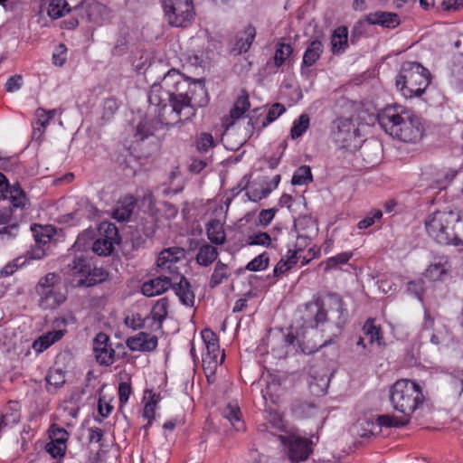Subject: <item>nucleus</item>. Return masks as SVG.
I'll return each instance as SVG.
<instances>
[{
  "mask_svg": "<svg viewBox=\"0 0 463 463\" xmlns=\"http://www.w3.org/2000/svg\"><path fill=\"white\" fill-rule=\"evenodd\" d=\"M302 312L303 325L311 328L314 339L300 342L293 334H288L284 341L288 345L298 343L301 352L306 354H311L330 345L340 335L347 318L343 299L336 294L314 297L305 305Z\"/></svg>",
  "mask_w": 463,
  "mask_h": 463,
  "instance_id": "1",
  "label": "nucleus"
},
{
  "mask_svg": "<svg viewBox=\"0 0 463 463\" xmlns=\"http://www.w3.org/2000/svg\"><path fill=\"white\" fill-rule=\"evenodd\" d=\"M193 80L175 69L169 70L160 81L151 85L148 91L149 109L159 123L173 127L183 123V113L187 109Z\"/></svg>",
  "mask_w": 463,
  "mask_h": 463,
  "instance_id": "2",
  "label": "nucleus"
},
{
  "mask_svg": "<svg viewBox=\"0 0 463 463\" xmlns=\"http://www.w3.org/2000/svg\"><path fill=\"white\" fill-rule=\"evenodd\" d=\"M185 257L183 248L172 247L162 250L157 258L156 265L160 275L143 283L142 293L146 297L160 295L173 288L182 304L192 307L194 294L184 276L181 275L177 263Z\"/></svg>",
  "mask_w": 463,
  "mask_h": 463,
  "instance_id": "3",
  "label": "nucleus"
},
{
  "mask_svg": "<svg viewBox=\"0 0 463 463\" xmlns=\"http://www.w3.org/2000/svg\"><path fill=\"white\" fill-rule=\"evenodd\" d=\"M378 125L392 138L415 144L424 135L421 118L412 110L399 104H391L378 112Z\"/></svg>",
  "mask_w": 463,
  "mask_h": 463,
  "instance_id": "4",
  "label": "nucleus"
},
{
  "mask_svg": "<svg viewBox=\"0 0 463 463\" xmlns=\"http://www.w3.org/2000/svg\"><path fill=\"white\" fill-rule=\"evenodd\" d=\"M431 81L428 69L417 61H404L395 80L397 91L405 99L421 97Z\"/></svg>",
  "mask_w": 463,
  "mask_h": 463,
  "instance_id": "5",
  "label": "nucleus"
},
{
  "mask_svg": "<svg viewBox=\"0 0 463 463\" xmlns=\"http://www.w3.org/2000/svg\"><path fill=\"white\" fill-rule=\"evenodd\" d=\"M390 402L393 409L410 420L411 414L424 403L422 388L408 379L396 381L390 390Z\"/></svg>",
  "mask_w": 463,
  "mask_h": 463,
  "instance_id": "6",
  "label": "nucleus"
},
{
  "mask_svg": "<svg viewBox=\"0 0 463 463\" xmlns=\"http://www.w3.org/2000/svg\"><path fill=\"white\" fill-rule=\"evenodd\" d=\"M162 6L171 26L187 27L194 19L193 0H162Z\"/></svg>",
  "mask_w": 463,
  "mask_h": 463,
  "instance_id": "7",
  "label": "nucleus"
},
{
  "mask_svg": "<svg viewBox=\"0 0 463 463\" xmlns=\"http://www.w3.org/2000/svg\"><path fill=\"white\" fill-rule=\"evenodd\" d=\"M69 268L73 275H80L81 279L79 280L78 285L91 287L96 284L105 281L108 277V271L101 268L93 266L92 263L83 257L75 258Z\"/></svg>",
  "mask_w": 463,
  "mask_h": 463,
  "instance_id": "8",
  "label": "nucleus"
},
{
  "mask_svg": "<svg viewBox=\"0 0 463 463\" xmlns=\"http://www.w3.org/2000/svg\"><path fill=\"white\" fill-rule=\"evenodd\" d=\"M191 90L188 97L187 109H184L183 113V122L194 117L195 109L206 107L210 100L203 80H193Z\"/></svg>",
  "mask_w": 463,
  "mask_h": 463,
  "instance_id": "9",
  "label": "nucleus"
},
{
  "mask_svg": "<svg viewBox=\"0 0 463 463\" xmlns=\"http://www.w3.org/2000/svg\"><path fill=\"white\" fill-rule=\"evenodd\" d=\"M281 439L288 449V455L292 462L297 463L306 460L312 452L311 441L308 439L297 435L281 437Z\"/></svg>",
  "mask_w": 463,
  "mask_h": 463,
  "instance_id": "10",
  "label": "nucleus"
},
{
  "mask_svg": "<svg viewBox=\"0 0 463 463\" xmlns=\"http://www.w3.org/2000/svg\"><path fill=\"white\" fill-rule=\"evenodd\" d=\"M93 353L100 365L109 366L115 362V350L109 344V337L105 333H99L93 339Z\"/></svg>",
  "mask_w": 463,
  "mask_h": 463,
  "instance_id": "11",
  "label": "nucleus"
},
{
  "mask_svg": "<svg viewBox=\"0 0 463 463\" xmlns=\"http://www.w3.org/2000/svg\"><path fill=\"white\" fill-rule=\"evenodd\" d=\"M7 205L0 208V225H5L0 232H7V229H17L19 220L23 216L24 211L30 205V202L24 203L23 206L14 208V203L6 201Z\"/></svg>",
  "mask_w": 463,
  "mask_h": 463,
  "instance_id": "12",
  "label": "nucleus"
},
{
  "mask_svg": "<svg viewBox=\"0 0 463 463\" xmlns=\"http://www.w3.org/2000/svg\"><path fill=\"white\" fill-rule=\"evenodd\" d=\"M0 200L15 202L14 203V208L28 203V197L20 184L16 183L10 185L7 178L2 173H0Z\"/></svg>",
  "mask_w": 463,
  "mask_h": 463,
  "instance_id": "13",
  "label": "nucleus"
},
{
  "mask_svg": "<svg viewBox=\"0 0 463 463\" xmlns=\"http://www.w3.org/2000/svg\"><path fill=\"white\" fill-rule=\"evenodd\" d=\"M454 221L455 217L452 213L435 212L427 218L425 222L426 230L427 232H446L452 228L450 223Z\"/></svg>",
  "mask_w": 463,
  "mask_h": 463,
  "instance_id": "14",
  "label": "nucleus"
},
{
  "mask_svg": "<svg viewBox=\"0 0 463 463\" xmlns=\"http://www.w3.org/2000/svg\"><path fill=\"white\" fill-rule=\"evenodd\" d=\"M126 344L132 351L151 352L157 346V337L139 332L137 335L129 337Z\"/></svg>",
  "mask_w": 463,
  "mask_h": 463,
  "instance_id": "15",
  "label": "nucleus"
},
{
  "mask_svg": "<svg viewBox=\"0 0 463 463\" xmlns=\"http://www.w3.org/2000/svg\"><path fill=\"white\" fill-rule=\"evenodd\" d=\"M357 132L358 128H354L351 119H340L335 136L337 142L347 147L352 146V141L356 138Z\"/></svg>",
  "mask_w": 463,
  "mask_h": 463,
  "instance_id": "16",
  "label": "nucleus"
},
{
  "mask_svg": "<svg viewBox=\"0 0 463 463\" xmlns=\"http://www.w3.org/2000/svg\"><path fill=\"white\" fill-rule=\"evenodd\" d=\"M137 205L133 195H126L118 201V206L113 210L112 217L118 222L128 221Z\"/></svg>",
  "mask_w": 463,
  "mask_h": 463,
  "instance_id": "17",
  "label": "nucleus"
},
{
  "mask_svg": "<svg viewBox=\"0 0 463 463\" xmlns=\"http://www.w3.org/2000/svg\"><path fill=\"white\" fill-rule=\"evenodd\" d=\"M149 111L155 116L156 119L144 118L137 124L134 134L137 142L144 141L148 137L153 136L159 127L164 126V123L158 122V118L150 109ZM165 126L166 125L165 124Z\"/></svg>",
  "mask_w": 463,
  "mask_h": 463,
  "instance_id": "18",
  "label": "nucleus"
},
{
  "mask_svg": "<svg viewBox=\"0 0 463 463\" xmlns=\"http://www.w3.org/2000/svg\"><path fill=\"white\" fill-rule=\"evenodd\" d=\"M40 304L45 309L55 308L65 301V296L54 288H45L37 292Z\"/></svg>",
  "mask_w": 463,
  "mask_h": 463,
  "instance_id": "19",
  "label": "nucleus"
},
{
  "mask_svg": "<svg viewBox=\"0 0 463 463\" xmlns=\"http://www.w3.org/2000/svg\"><path fill=\"white\" fill-rule=\"evenodd\" d=\"M227 209L222 205L215 207L214 210L206 217L205 232H224L223 224L225 222Z\"/></svg>",
  "mask_w": 463,
  "mask_h": 463,
  "instance_id": "20",
  "label": "nucleus"
},
{
  "mask_svg": "<svg viewBox=\"0 0 463 463\" xmlns=\"http://www.w3.org/2000/svg\"><path fill=\"white\" fill-rule=\"evenodd\" d=\"M348 30L345 26L337 27L331 36V51L334 54L343 53L348 45Z\"/></svg>",
  "mask_w": 463,
  "mask_h": 463,
  "instance_id": "21",
  "label": "nucleus"
},
{
  "mask_svg": "<svg viewBox=\"0 0 463 463\" xmlns=\"http://www.w3.org/2000/svg\"><path fill=\"white\" fill-rule=\"evenodd\" d=\"M374 24H376V13H371L358 20L353 27L351 42L354 43V39L356 37L368 35L369 29Z\"/></svg>",
  "mask_w": 463,
  "mask_h": 463,
  "instance_id": "22",
  "label": "nucleus"
},
{
  "mask_svg": "<svg viewBox=\"0 0 463 463\" xmlns=\"http://www.w3.org/2000/svg\"><path fill=\"white\" fill-rule=\"evenodd\" d=\"M323 52V44L319 40L312 41L304 52L301 67H311L320 58Z\"/></svg>",
  "mask_w": 463,
  "mask_h": 463,
  "instance_id": "23",
  "label": "nucleus"
},
{
  "mask_svg": "<svg viewBox=\"0 0 463 463\" xmlns=\"http://www.w3.org/2000/svg\"><path fill=\"white\" fill-rule=\"evenodd\" d=\"M434 319L430 317V313L425 311L424 320L422 323V331L423 334H426L427 337H430V341L433 345H439L444 337L441 330H437L434 332Z\"/></svg>",
  "mask_w": 463,
  "mask_h": 463,
  "instance_id": "24",
  "label": "nucleus"
},
{
  "mask_svg": "<svg viewBox=\"0 0 463 463\" xmlns=\"http://www.w3.org/2000/svg\"><path fill=\"white\" fill-rule=\"evenodd\" d=\"M64 333L62 330L52 331L40 336L33 344V347L37 352H43L46 350L52 344L60 340L63 336Z\"/></svg>",
  "mask_w": 463,
  "mask_h": 463,
  "instance_id": "25",
  "label": "nucleus"
},
{
  "mask_svg": "<svg viewBox=\"0 0 463 463\" xmlns=\"http://www.w3.org/2000/svg\"><path fill=\"white\" fill-rule=\"evenodd\" d=\"M217 257V249L213 245L205 243L199 248L196 255V260L199 265L207 267L211 265Z\"/></svg>",
  "mask_w": 463,
  "mask_h": 463,
  "instance_id": "26",
  "label": "nucleus"
},
{
  "mask_svg": "<svg viewBox=\"0 0 463 463\" xmlns=\"http://www.w3.org/2000/svg\"><path fill=\"white\" fill-rule=\"evenodd\" d=\"M102 5L97 0H81L79 5L72 8V12L80 13L84 11L89 22L92 21V16L101 11Z\"/></svg>",
  "mask_w": 463,
  "mask_h": 463,
  "instance_id": "27",
  "label": "nucleus"
},
{
  "mask_svg": "<svg viewBox=\"0 0 463 463\" xmlns=\"http://www.w3.org/2000/svg\"><path fill=\"white\" fill-rule=\"evenodd\" d=\"M231 275L229 267L222 261H217L209 281V287L213 288L222 284Z\"/></svg>",
  "mask_w": 463,
  "mask_h": 463,
  "instance_id": "28",
  "label": "nucleus"
},
{
  "mask_svg": "<svg viewBox=\"0 0 463 463\" xmlns=\"http://www.w3.org/2000/svg\"><path fill=\"white\" fill-rule=\"evenodd\" d=\"M245 37L238 38L233 51L237 53L246 52L252 44L256 36V30L252 25H248L244 31Z\"/></svg>",
  "mask_w": 463,
  "mask_h": 463,
  "instance_id": "29",
  "label": "nucleus"
},
{
  "mask_svg": "<svg viewBox=\"0 0 463 463\" xmlns=\"http://www.w3.org/2000/svg\"><path fill=\"white\" fill-rule=\"evenodd\" d=\"M71 12H72V9L69 8L66 0H52L47 9V14L52 19L61 18Z\"/></svg>",
  "mask_w": 463,
  "mask_h": 463,
  "instance_id": "30",
  "label": "nucleus"
},
{
  "mask_svg": "<svg viewBox=\"0 0 463 463\" xmlns=\"http://www.w3.org/2000/svg\"><path fill=\"white\" fill-rule=\"evenodd\" d=\"M194 144L199 153L205 154L213 148L217 143L211 133L201 132L195 136Z\"/></svg>",
  "mask_w": 463,
  "mask_h": 463,
  "instance_id": "31",
  "label": "nucleus"
},
{
  "mask_svg": "<svg viewBox=\"0 0 463 463\" xmlns=\"http://www.w3.org/2000/svg\"><path fill=\"white\" fill-rule=\"evenodd\" d=\"M222 416L227 419L236 430L243 429V421L241 420V412L238 406L229 404L222 411Z\"/></svg>",
  "mask_w": 463,
  "mask_h": 463,
  "instance_id": "32",
  "label": "nucleus"
},
{
  "mask_svg": "<svg viewBox=\"0 0 463 463\" xmlns=\"http://www.w3.org/2000/svg\"><path fill=\"white\" fill-rule=\"evenodd\" d=\"M313 182L311 168L303 165L299 166L293 174L291 184L293 185H306Z\"/></svg>",
  "mask_w": 463,
  "mask_h": 463,
  "instance_id": "33",
  "label": "nucleus"
},
{
  "mask_svg": "<svg viewBox=\"0 0 463 463\" xmlns=\"http://www.w3.org/2000/svg\"><path fill=\"white\" fill-rule=\"evenodd\" d=\"M310 118L307 114H301L298 118L295 119L290 129V137L292 139L301 137L309 128Z\"/></svg>",
  "mask_w": 463,
  "mask_h": 463,
  "instance_id": "34",
  "label": "nucleus"
},
{
  "mask_svg": "<svg viewBox=\"0 0 463 463\" xmlns=\"http://www.w3.org/2000/svg\"><path fill=\"white\" fill-rule=\"evenodd\" d=\"M435 240L440 245H451L463 250V238H459L457 233H436Z\"/></svg>",
  "mask_w": 463,
  "mask_h": 463,
  "instance_id": "35",
  "label": "nucleus"
},
{
  "mask_svg": "<svg viewBox=\"0 0 463 463\" xmlns=\"http://www.w3.org/2000/svg\"><path fill=\"white\" fill-rule=\"evenodd\" d=\"M401 24L400 16L395 13L378 12V25L384 28L394 29Z\"/></svg>",
  "mask_w": 463,
  "mask_h": 463,
  "instance_id": "36",
  "label": "nucleus"
},
{
  "mask_svg": "<svg viewBox=\"0 0 463 463\" xmlns=\"http://www.w3.org/2000/svg\"><path fill=\"white\" fill-rule=\"evenodd\" d=\"M409 419L403 416V418H398L391 415H379L378 416V426H383L387 428L403 427L409 423Z\"/></svg>",
  "mask_w": 463,
  "mask_h": 463,
  "instance_id": "37",
  "label": "nucleus"
},
{
  "mask_svg": "<svg viewBox=\"0 0 463 463\" xmlns=\"http://www.w3.org/2000/svg\"><path fill=\"white\" fill-rule=\"evenodd\" d=\"M92 250L99 256H108L113 250V242L108 237L97 239L93 242Z\"/></svg>",
  "mask_w": 463,
  "mask_h": 463,
  "instance_id": "38",
  "label": "nucleus"
},
{
  "mask_svg": "<svg viewBox=\"0 0 463 463\" xmlns=\"http://www.w3.org/2000/svg\"><path fill=\"white\" fill-rule=\"evenodd\" d=\"M34 241L36 243V249H34L32 252V257L33 259H42L44 256V250L41 248L42 245H45L48 243L52 238V233H34Z\"/></svg>",
  "mask_w": 463,
  "mask_h": 463,
  "instance_id": "39",
  "label": "nucleus"
},
{
  "mask_svg": "<svg viewBox=\"0 0 463 463\" xmlns=\"http://www.w3.org/2000/svg\"><path fill=\"white\" fill-rule=\"evenodd\" d=\"M269 263V255L263 252L250 260L245 267V269L250 271H260L268 268Z\"/></svg>",
  "mask_w": 463,
  "mask_h": 463,
  "instance_id": "40",
  "label": "nucleus"
},
{
  "mask_svg": "<svg viewBox=\"0 0 463 463\" xmlns=\"http://www.w3.org/2000/svg\"><path fill=\"white\" fill-rule=\"evenodd\" d=\"M286 111L284 105L274 103L269 109L265 119L262 121L260 129L266 128L268 125L275 121L280 115Z\"/></svg>",
  "mask_w": 463,
  "mask_h": 463,
  "instance_id": "41",
  "label": "nucleus"
},
{
  "mask_svg": "<svg viewBox=\"0 0 463 463\" xmlns=\"http://www.w3.org/2000/svg\"><path fill=\"white\" fill-rule=\"evenodd\" d=\"M55 115L56 109L46 110L43 108H38L35 112L37 119L34 124L46 129L47 126L50 124L51 120L53 119Z\"/></svg>",
  "mask_w": 463,
  "mask_h": 463,
  "instance_id": "42",
  "label": "nucleus"
},
{
  "mask_svg": "<svg viewBox=\"0 0 463 463\" xmlns=\"http://www.w3.org/2000/svg\"><path fill=\"white\" fill-rule=\"evenodd\" d=\"M293 52V48L288 43H279L276 49L274 55V61L277 67H280L285 61L290 56Z\"/></svg>",
  "mask_w": 463,
  "mask_h": 463,
  "instance_id": "43",
  "label": "nucleus"
},
{
  "mask_svg": "<svg viewBox=\"0 0 463 463\" xmlns=\"http://www.w3.org/2000/svg\"><path fill=\"white\" fill-rule=\"evenodd\" d=\"M446 268L441 262L431 264L423 273V276L432 281L441 279L442 276L446 274Z\"/></svg>",
  "mask_w": 463,
  "mask_h": 463,
  "instance_id": "44",
  "label": "nucleus"
},
{
  "mask_svg": "<svg viewBox=\"0 0 463 463\" xmlns=\"http://www.w3.org/2000/svg\"><path fill=\"white\" fill-rule=\"evenodd\" d=\"M167 316V299L161 298L156 302L152 309V317L155 321L159 323L161 326L162 322L165 319Z\"/></svg>",
  "mask_w": 463,
  "mask_h": 463,
  "instance_id": "45",
  "label": "nucleus"
},
{
  "mask_svg": "<svg viewBox=\"0 0 463 463\" xmlns=\"http://www.w3.org/2000/svg\"><path fill=\"white\" fill-rule=\"evenodd\" d=\"M46 382L55 388L61 387L65 383V376L61 369H50L46 375Z\"/></svg>",
  "mask_w": 463,
  "mask_h": 463,
  "instance_id": "46",
  "label": "nucleus"
},
{
  "mask_svg": "<svg viewBox=\"0 0 463 463\" xmlns=\"http://www.w3.org/2000/svg\"><path fill=\"white\" fill-rule=\"evenodd\" d=\"M224 357V354L222 353L220 360L203 358V368L206 373L208 381H210L211 376H214L218 364L223 362Z\"/></svg>",
  "mask_w": 463,
  "mask_h": 463,
  "instance_id": "47",
  "label": "nucleus"
},
{
  "mask_svg": "<svg viewBox=\"0 0 463 463\" xmlns=\"http://www.w3.org/2000/svg\"><path fill=\"white\" fill-rule=\"evenodd\" d=\"M68 437L69 433L65 429L60 428L55 424L52 425L50 438L52 441L63 445L66 443Z\"/></svg>",
  "mask_w": 463,
  "mask_h": 463,
  "instance_id": "48",
  "label": "nucleus"
},
{
  "mask_svg": "<svg viewBox=\"0 0 463 463\" xmlns=\"http://www.w3.org/2000/svg\"><path fill=\"white\" fill-rule=\"evenodd\" d=\"M58 281V277L54 273H48L42 278L36 286V292L44 290L45 288H54Z\"/></svg>",
  "mask_w": 463,
  "mask_h": 463,
  "instance_id": "49",
  "label": "nucleus"
},
{
  "mask_svg": "<svg viewBox=\"0 0 463 463\" xmlns=\"http://www.w3.org/2000/svg\"><path fill=\"white\" fill-rule=\"evenodd\" d=\"M249 183H250V177L248 175H244L241 181L239 182V184H237V186L233 187L232 189H231V194H232V196L231 197H227L225 200H224V203L226 205V209H228L232 200L237 196L241 192H242L243 190L247 189L248 185H249Z\"/></svg>",
  "mask_w": 463,
  "mask_h": 463,
  "instance_id": "50",
  "label": "nucleus"
},
{
  "mask_svg": "<svg viewBox=\"0 0 463 463\" xmlns=\"http://www.w3.org/2000/svg\"><path fill=\"white\" fill-rule=\"evenodd\" d=\"M271 192L270 187H261V188H254L250 191L247 192L245 195L247 196L249 201L258 202L265 197H267Z\"/></svg>",
  "mask_w": 463,
  "mask_h": 463,
  "instance_id": "51",
  "label": "nucleus"
},
{
  "mask_svg": "<svg viewBox=\"0 0 463 463\" xmlns=\"http://www.w3.org/2000/svg\"><path fill=\"white\" fill-rule=\"evenodd\" d=\"M67 47L64 43H60L52 53V62L54 65L61 67L66 61Z\"/></svg>",
  "mask_w": 463,
  "mask_h": 463,
  "instance_id": "52",
  "label": "nucleus"
},
{
  "mask_svg": "<svg viewBox=\"0 0 463 463\" xmlns=\"http://www.w3.org/2000/svg\"><path fill=\"white\" fill-rule=\"evenodd\" d=\"M247 242L250 245H262L268 247L271 243V238L269 233H254L249 237Z\"/></svg>",
  "mask_w": 463,
  "mask_h": 463,
  "instance_id": "53",
  "label": "nucleus"
},
{
  "mask_svg": "<svg viewBox=\"0 0 463 463\" xmlns=\"http://www.w3.org/2000/svg\"><path fill=\"white\" fill-rule=\"evenodd\" d=\"M352 254L350 252H342L340 254H337L336 256H334L332 258H329L326 260V269H334L338 264H345L350 260Z\"/></svg>",
  "mask_w": 463,
  "mask_h": 463,
  "instance_id": "54",
  "label": "nucleus"
},
{
  "mask_svg": "<svg viewBox=\"0 0 463 463\" xmlns=\"http://www.w3.org/2000/svg\"><path fill=\"white\" fill-rule=\"evenodd\" d=\"M45 449L53 458L63 457L65 454V450H66V445L65 444L61 445L60 443H57V442L52 440L51 442L46 444Z\"/></svg>",
  "mask_w": 463,
  "mask_h": 463,
  "instance_id": "55",
  "label": "nucleus"
},
{
  "mask_svg": "<svg viewBox=\"0 0 463 463\" xmlns=\"http://www.w3.org/2000/svg\"><path fill=\"white\" fill-rule=\"evenodd\" d=\"M363 333L367 337L370 345L373 344L376 335V327L374 326V318H368L363 327Z\"/></svg>",
  "mask_w": 463,
  "mask_h": 463,
  "instance_id": "56",
  "label": "nucleus"
},
{
  "mask_svg": "<svg viewBox=\"0 0 463 463\" xmlns=\"http://www.w3.org/2000/svg\"><path fill=\"white\" fill-rule=\"evenodd\" d=\"M132 392L130 383L122 382L118 386V399L121 405L127 403Z\"/></svg>",
  "mask_w": 463,
  "mask_h": 463,
  "instance_id": "57",
  "label": "nucleus"
},
{
  "mask_svg": "<svg viewBox=\"0 0 463 463\" xmlns=\"http://www.w3.org/2000/svg\"><path fill=\"white\" fill-rule=\"evenodd\" d=\"M17 156H0V169L4 171H12L18 165Z\"/></svg>",
  "mask_w": 463,
  "mask_h": 463,
  "instance_id": "58",
  "label": "nucleus"
},
{
  "mask_svg": "<svg viewBox=\"0 0 463 463\" xmlns=\"http://www.w3.org/2000/svg\"><path fill=\"white\" fill-rule=\"evenodd\" d=\"M80 16L82 17V14H80V13L72 12V14L69 18L61 22V27L66 30H74L79 25Z\"/></svg>",
  "mask_w": 463,
  "mask_h": 463,
  "instance_id": "59",
  "label": "nucleus"
},
{
  "mask_svg": "<svg viewBox=\"0 0 463 463\" xmlns=\"http://www.w3.org/2000/svg\"><path fill=\"white\" fill-rule=\"evenodd\" d=\"M22 80H23L22 76L17 75V74L10 77L5 85V90L7 92H14V91L18 90L22 86Z\"/></svg>",
  "mask_w": 463,
  "mask_h": 463,
  "instance_id": "60",
  "label": "nucleus"
},
{
  "mask_svg": "<svg viewBox=\"0 0 463 463\" xmlns=\"http://www.w3.org/2000/svg\"><path fill=\"white\" fill-rule=\"evenodd\" d=\"M205 347L207 353L203 355V358L220 360L219 358L222 354H221L219 343H212L211 345H205Z\"/></svg>",
  "mask_w": 463,
  "mask_h": 463,
  "instance_id": "61",
  "label": "nucleus"
},
{
  "mask_svg": "<svg viewBox=\"0 0 463 463\" xmlns=\"http://www.w3.org/2000/svg\"><path fill=\"white\" fill-rule=\"evenodd\" d=\"M275 213L276 210L273 208L260 211L259 214V222L263 226L269 225L274 218Z\"/></svg>",
  "mask_w": 463,
  "mask_h": 463,
  "instance_id": "62",
  "label": "nucleus"
},
{
  "mask_svg": "<svg viewBox=\"0 0 463 463\" xmlns=\"http://www.w3.org/2000/svg\"><path fill=\"white\" fill-rule=\"evenodd\" d=\"M201 335L205 345H211L212 343H219L216 334L212 329L205 328L202 331Z\"/></svg>",
  "mask_w": 463,
  "mask_h": 463,
  "instance_id": "63",
  "label": "nucleus"
},
{
  "mask_svg": "<svg viewBox=\"0 0 463 463\" xmlns=\"http://www.w3.org/2000/svg\"><path fill=\"white\" fill-rule=\"evenodd\" d=\"M118 109L117 99L114 98H109L104 101V115L111 116Z\"/></svg>",
  "mask_w": 463,
  "mask_h": 463,
  "instance_id": "64",
  "label": "nucleus"
}]
</instances>
